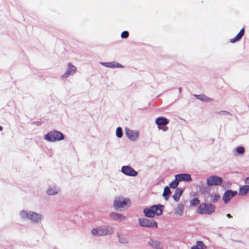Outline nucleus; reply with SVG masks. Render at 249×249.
Returning <instances> with one entry per match:
<instances>
[{
    "label": "nucleus",
    "instance_id": "nucleus-16",
    "mask_svg": "<svg viewBox=\"0 0 249 249\" xmlns=\"http://www.w3.org/2000/svg\"><path fill=\"white\" fill-rule=\"evenodd\" d=\"M148 244L152 248H155L156 249H162V245L159 241L150 239V240L148 242Z\"/></svg>",
    "mask_w": 249,
    "mask_h": 249
},
{
    "label": "nucleus",
    "instance_id": "nucleus-31",
    "mask_svg": "<svg viewBox=\"0 0 249 249\" xmlns=\"http://www.w3.org/2000/svg\"><path fill=\"white\" fill-rule=\"evenodd\" d=\"M197 245L200 246L201 249H207V247L204 245L202 241H197Z\"/></svg>",
    "mask_w": 249,
    "mask_h": 249
},
{
    "label": "nucleus",
    "instance_id": "nucleus-23",
    "mask_svg": "<svg viewBox=\"0 0 249 249\" xmlns=\"http://www.w3.org/2000/svg\"><path fill=\"white\" fill-rule=\"evenodd\" d=\"M57 192L58 190L55 187L49 188L47 191L49 195H53L57 194Z\"/></svg>",
    "mask_w": 249,
    "mask_h": 249
},
{
    "label": "nucleus",
    "instance_id": "nucleus-37",
    "mask_svg": "<svg viewBox=\"0 0 249 249\" xmlns=\"http://www.w3.org/2000/svg\"><path fill=\"white\" fill-rule=\"evenodd\" d=\"M226 216L229 218H231L232 217V216L230 214H229V213L227 214Z\"/></svg>",
    "mask_w": 249,
    "mask_h": 249
},
{
    "label": "nucleus",
    "instance_id": "nucleus-7",
    "mask_svg": "<svg viewBox=\"0 0 249 249\" xmlns=\"http://www.w3.org/2000/svg\"><path fill=\"white\" fill-rule=\"evenodd\" d=\"M222 178L217 176H210L207 179V184L208 186L220 185L222 183Z\"/></svg>",
    "mask_w": 249,
    "mask_h": 249
},
{
    "label": "nucleus",
    "instance_id": "nucleus-34",
    "mask_svg": "<svg viewBox=\"0 0 249 249\" xmlns=\"http://www.w3.org/2000/svg\"><path fill=\"white\" fill-rule=\"evenodd\" d=\"M191 249H201L200 246L196 244V246H194L192 247Z\"/></svg>",
    "mask_w": 249,
    "mask_h": 249
},
{
    "label": "nucleus",
    "instance_id": "nucleus-3",
    "mask_svg": "<svg viewBox=\"0 0 249 249\" xmlns=\"http://www.w3.org/2000/svg\"><path fill=\"white\" fill-rule=\"evenodd\" d=\"M215 206L210 203H203L200 205L197 212L200 214H211L215 211Z\"/></svg>",
    "mask_w": 249,
    "mask_h": 249
},
{
    "label": "nucleus",
    "instance_id": "nucleus-17",
    "mask_svg": "<svg viewBox=\"0 0 249 249\" xmlns=\"http://www.w3.org/2000/svg\"><path fill=\"white\" fill-rule=\"evenodd\" d=\"M102 64L109 68H122L123 67L121 64L116 62L103 63Z\"/></svg>",
    "mask_w": 249,
    "mask_h": 249
},
{
    "label": "nucleus",
    "instance_id": "nucleus-15",
    "mask_svg": "<svg viewBox=\"0 0 249 249\" xmlns=\"http://www.w3.org/2000/svg\"><path fill=\"white\" fill-rule=\"evenodd\" d=\"M245 33V30L244 28H242L240 31L239 32V33L236 35V36H235L234 38H231L230 39V42L231 43H234L237 41H238L241 39L242 37L243 36Z\"/></svg>",
    "mask_w": 249,
    "mask_h": 249
},
{
    "label": "nucleus",
    "instance_id": "nucleus-22",
    "mask_svg": "<svg viewBox=\"0 0 249 249\" xmlns=\"http://www.w3.org/2000/svg\"><path fill=\"white\" fill-rule=\"evenodd\" d=\"M184 210V206L182 204L178 205L176 210V214L178 215L181 216L182 215Z\"/></svg>",
    "mask_w": 249,
    "mask_h": 249
},
{
    "label": "nucleus",
    "instance_id": "nucleus-30",
    "mask_svg": "<svg viewBox=\"0 0 249 249\" xmlns=\"http://www.w3.org/2000/svg\"><path fill=\"white\" fill-rule=\"evenodd\" d=\"M245 151L244 148L243 147L239 146L236 148V152L239 154H242Z\"/></svg>",
    "mask_w": 249,
    "mask_h": 249
},
{
    "label": "nucleus",
    "instance_id": "nucleus-28",
    "mask_svg": "<svg viewBox=\"0 0 249 249\" xmlns=\"http://www.w3.org/2000/svg\"><path fill=\"white\" fill-rule=\"evenodd\" d=\"M116 136L118 138H121L123 136V131L122 129L120 127H118L116 129Z\"/></svg>",
    "mask_w": 249,
    "mask_h": 249
},
{
    "label": "nucleus",
    "instance_id": "nucleus-19",
    "mask_svg": "<svg viewBox=\"0 0 249 249\" xmlns=\"http://www.w3.org/2000/svg\"><path fill=\"white\" fill-rule=\"evenodd\" d=\"M29 219L32 220L34 222H38L41 219V216L36 213L30 212Z\"/></svg>",
    "mask_w": 249,
    "mask_h": 249
},
{
    "label": "nucleus",
    "instance_id": "nucleus-12",
    "mask_svg": "<svg viewBox=\"0 0 249 249\" xmlns=\"http://www.w3.org/2000/svg\"><path fill=\"white\" fill-rule=\"evenodd\" d=\"M68 66L69 68L65 73L61 76L62 77H67L69 75L74 73L76 71V67L71 63H69L68 64Z\"/></svg>",
    "mask_w": 249,
    "mask_h": 249
},
{
    "label": "nucleus",
    "instance_id": "nucleus-35",
    "mask_svg": "<svg viewBox=\"0 0 249 249\" xmlns=\"http://www.w3.org/2000/svg\"><path fill=\"white\" fill-rule=\"evenodd\" d=\"M161 129H162L163 131H167L168 129V127L164 125L162 127H161V128H160Z\"/></svg>",
    "mask_w": 249,
    "mask_h": 249
},
{
    "label": "nucleus",
    "instance_id": "nucleus-2",
    "mask_svg": "<svg viewBox=\"0 0 249 249\" xmlns=\"http://www.w3.org/2000/svg\"><path fill=\"white\" fill-rule=\"evenodd\" d=\"M130 201L129 199L123 197H117L114 201V207L117 211L125 209L130 206Z\"/></svg>",
    "mask_w": 249,
    "mask_h": 249
},
{
    "label": "nucleus",
    "instance_id": "nucleus-36",
    "mask_svg": "<svg viewBox=\"0 0 249 249\" xmlns=\"http://www.w3.org/2000/svg\"><path fill=\"white\" fill-rule=\"evenodd\" d=\"M245 182L247 184H249V177L247 178L245 180Z\"/></svg>",
    "mask_w": 249,
    "mask_h": 249
},
{
    "label": "nucleus",
    "instance_id": "nucleus-20",
    "mask_svg": "<svg viewBox=\"0 0 249 249\" xmlns=\"http://www.w3.org/2000/svg\"><path fill=\"white\" fill-rule=\"evenodd\" d=\"M249 192V185H245L240 188L239 194L240 195H245Z\"/></svg>",
    "mask_w": 249,
    "mask_h": 249
},
{
    "label": "nucleus",
    "instance_id": "nucleus-21",
    "mask_svg": "<svg viewBox=\"0 0 249 249\" xmlns=\"http://www.w3.org/2000/svg\"><path fill=\"white\" fill-rule=\"evenodd\" d=\"M110 217L114 220H123L124 219V216L120 213H113L110 214Z\"/></svg>",
    "mask_w": 249,
    "mask_h": 249
},
{
    "label": "nucleus",
    "instance_id": "nucleus-13",
    "mask_svg": "<svg viewBox=\"0 0 249 249\" xmlns=\"http://www.w3.org/2000/svg\"><path fill=\"white\" fill-rule=\"evenodd\" d=\"M156 124L158 125L159 128H161V125H166L168 124L169 121L166 118L159 117L155 120Z\"/></svg>",
    "mask_w": 249,
    "mask_h": 249
},
{
    "label": "nucleus",
    "instance_id": "nucleus-38",
    "mask_svg": "<svg viewBox=\"0 0 249 249\" xmlns=\"http://www.w3.org/2000/svg\"><path fill=\"white\" fill-rule=\"evenodd\" d=\"M3 128L0 125V131H1L2 130Z\"/></svg>",
    "mask_w": 249,
    "mask_h": 249
},
{
    "label": "nucleus",
    "instance_id": "nucleus-33",
    "mask_svg": "<svg viewBox=\"0 0 249 249\" xmlns=\"http://www.w3.org/2000/svg\"><path fill=\"white\" fill-rule=\"evenodd\" d=\"M219 114L231 115L230 113L226 111H221L218 113Z\"/></svg>",
    "mask_w": 249,
    "mask_h": 249
},
{
    "label": "nucleus",
    "instance_id": "nucleus-32",
    "mask_svg": "<svg viewBox=\"0 0 249 249\" xmlns=\"http://www.w3.org/2000/svg\"><path fill=\"white\" fill-rule=\"evenodd\" d=\"M128 36L129 33L126 31L123 32L121 35L122 38H127Z\"/></svg>",
    "mask_w": 249,
    "mask_h": 249
},
{
    "label": "nucleus",
    "instance_id": "nucleus-11",
    "mask_svg": "<svg viewBox=\"0 0 249 249\" xmlns=\"http://www.w3.org/2000/svg\"><path fill=\"white\" fill-rule=\"evenodd\" d=\"M175 178L178 180L179 182L181 181H190L192 180L190 175L188 174H178L175 176Z\"/></svg>",
    "mask_w": 249,
    "mask_h": 249
},
{
    "label": "nucleus",
    "instance_id": "nucleus-4",
    "mask_svg": "<svg viewBox=\"0 0 249 249\" xmlns=\"http://www.w3.org/2000/svg\"><path fill=\"white\" fill-rule=\"evenodd\" d=\"M113 232V228L111 227L104 226L97 228H94L91 231V233L95 236H104L109 234Z\"/></svg>",
    "mask_w": 249,
    "mask_h": 249
},
{
    "label": "nucleus",
    "instance_id": "nucleus-14",
    "mask_svg": "<svg viewBox=\"0 0 249 249\" xmlns=\"http://www.w3.org/2000/svg\"><path fill=\"white\" fill-rule=\"evenodd\" d=\"M194 96L196 99L206 102H210L213 100V99L210 98L203 94L199 95L195 94Z\"/></svg>",
    "mask_w": 249,
    "mask_h": 249
},
{
    "label": "nucleus",
    "instance_id": "nucleus-29",
    "mask_svg": "<svg viewBox=\"0 0 249 249\" xmlns=\"http://www.w3.org/2000/svg\"><path fill=\"white\" fill-rule=\"evenodd\" d=\"M170 193H171V191H170V190L169 187L168 186L165 187V188L164 189V191L163 193V196H168V195H169Z\"/></svg>",
    "mask_w": 249,
    "mask_h": 249
},
{
    "label": "nucleus",
    "instance_id": "nucleus-1",
    "mask_svg": "<svg viewBox=\"0 0 249 249\" xmlns=\"http://www.w3.org/2000/svg\"><path fill=\"white\" fill-rule=\"evenodd\" d=\"M163 207V205H153L149 209H145L143 210V213L145 216L148 217L152 218L155 215H160L163 213L162 208Z\"/></svg>",
    "mask_w": 249,
    "mask_h": 249
},
{
    "label": "nucleus",
    "instance_id": "nucleus-10",
    "mask_svg": "<svg viewBox=\"0 0 249 249\" xmlns=\"http://www.w3.org/2000/svg\"><path fill=\"white\" fill-rule=\"evenodd\" d=\"M125 134L129 139L131 141H136L139 137V133L137 131L126 129Z\"/></svg>",
    "mask_w": 249,
    "mask_h": 249
},
{
    "label": "nucleus",
    "instance_id": "nucleus-24",
    "mask_svg": "<svg viewBox=\"0 0 249 249\" xmlns=\"http://www.w3.org/2000/svg\"><path fill=\"white\" fill-rule=\"evenodd\" d=\"M211 202L212 203H214L217 202L219 200L220 198V196L219 195L215 194V195H212L211 196Z\"/></svg>",
    "mask_w": 249,
    "mask_h": 249
},
{
    "label": "nucleus",
    "instance_id": "nucleus-18",
    "mask_svg": "<svg viewBox=\"0 0 249 249\" xmlns=\"http://www.w3.org/2000/svg\"><path fill=\"white\" fill-rule=\"evenodd\" d=\"M183 192V190L181 188H177L175 194L173 196L174 199L177 201L179 200L182 193Z\"/></svg>",
    "mask_w": 249,
    "mask_h": 249
},
{
    "label": "nucleus",
    "instance_id": "nucleus-27",
    "mask_svg": "<svg viewBox=\"0 0 249 249\" xmlns=\"http://www.w3.org/2000/svg\"><path fill=\"white\" fill-rule=\"evenodd\" d=\"M199 203V200L196 197L194 198L190 202L191 205L193 206H195L198 205Z\"/></svg>",
    "mask_w": 249,
    "mask_h": 249
},
{
    "label": "nucleus",
    "instance_id": "nucleus-5",
    "mask_svg": "<svg viewBox=\"0 0 249 249\" xmlns=\"http://www.w3.org/2000/svg\"><path fill=\"white\" fill-rule=\"evenodd\" d=\"M45 139L50 142L60 141L64 139L63 134L56 130L52 131L45 136Z\"/></svg>",
    "mask_w": 249,
    "mask_h": 249
},
{
    "label": "nucleus",
    "instance_id": "nucleus-25",
    "mask_svg": "<svg viewBox=\"0 0 249 249\" xmlns=\"http://www.w3.org/2000/svg\"><path fill=\"white\" fill-rule=\"evenodd\" d=\"M179 181L177 180L176 178L175 179L173 180L170 184H169V186L171 188H176L178 184Z\"/></svg>",
    "mask_w": 249,
    "mask_h": 249
},
{
    "label": "nucleus",
    "instance_id": "nucleus-9",
    "mask_svg": "<svg viewBox=\"0 0 249 249\" xmlns=\"http://www.w3.org/2000/svg\"><path fill=\"white\" fill-rule=\"evenodd\" d=\"M237 192L236 191H232L231 190H228L224 194L222 198L225 203H228L231 198L236 195Z\"/></svg>",
    "mask_w": 249,
    "mask_h": 249
},
{
    "label": "nucleus",
    "instance_id": "nucleus-26",
    "mask_svg": "<svg viewBox=\"0 0 249 249\" xmlns=\"http://www.w3.org/2000/svg\"><path fill=\"white\" fill-rule=\"evenodd\" d=\"M30 214V212L27 213L26 211H22L20 213V216L22 218H27L29 219V216Z\"/></svg>",
    "mask_w": 249,
    "mask_h": 249
},
{
    "label": "nucleus",
    "instance_id": "nucleus-6",
    "mask_svg": "<svg viewBox=\"0 0 249 249\" xmlns=\"http://www.w3.org/2000/svg\"><path fill=\"white\" fill-rule=\"evenodd\" d=\"M139 223L142 227H148V228H157L158 226L157 222L153 220H149L145 218H140Z\"/></svg>",
    "mask_w": 249,
    "mask_h": 249
},
{
    "label": "nucleus",
    "instance_id": "nucleus-8",
    "mask_svg": "<svg viewBox=\"0 0 249 249\" xmlns=\"http://www.w3.org/2000/svg\"><path fill=\"white\" fill-rule=\"evenodd\" d=\"M122 172L127 176L132 177L136 176L138 174L137 171L134 170L133 168L129 166H124L122 167Z\"/></svg>",
    "mask_w": 249,
    "mask_h": 249
}]
</instances>
